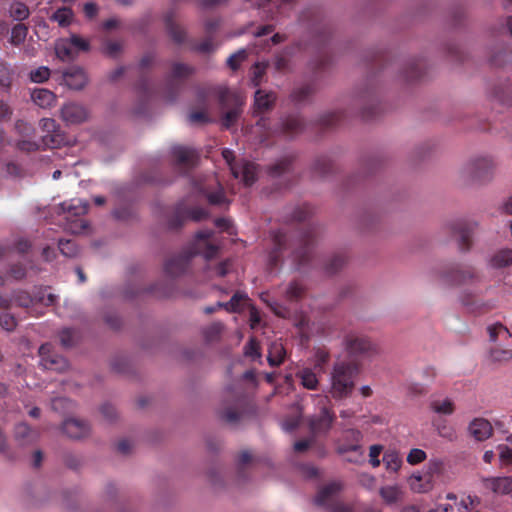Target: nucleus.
<instances>
[{
    "label": "nucleus",
    "mask_w": 512,
    "mask_h": 512,
    "mask_svg": "<svg viewBox=\"0 0 512 512\" xmlns=\"http://www.w3.org/2000/svg\"><path fill=\"white\" fill-rule=\"evenodd\" d=\"M492 430L491 423L484 418H476L469 425L470 434L478 441L489 438Z\"/></svg>",
    "instance_id": "22"
},
{
    "label": "nucleus",
    "mask_w": 512,
    "mask_h": 512,
    "mask_svg": "<svg viewBox=\"0 0 512 512\" xmlns=\"http://www.w3.org/2000/svg\"><path fill=\"white\" fill-rule=\"evenodd\" d=\"M500 461L505 465H512V449L507 445L501 444L497 447Z\"/></svg>",
    "instance_id": "64"
},
{
    "label": "nucleus",
    "mask_w": 512,
    "mask_h": 512,
    "mask_svg": "<svg viewBox=\"0 0 512 512\" xmlns=\"http://www.w3.org/2000/svg\"><path fill=\"white\" fill-rule=\"evenodd\" d=\"M305 122L298 114H290L281 119L273 133L284 137H294L303 132Z\"/></svg>",
    "instance_id": "15"
},
{
    "label": "nucleus",
    "mask_w": 512,
    "mask_h": 512,
    "mask_svg": "<svg viewBox=\"0 0 512 512\" xmlns=\"http://www.w3.org/2000/svg\"><path fill=\"white\" fill-rule=\"evenodd\" d=\"M58 247L61 253L67 257H74L78 253V247L73 240L60 239Z\"/></svg>",
    "instance_id": "53"
},
{
    "label": "nucleus",
    "mask_w": 512,
    "mask_h": 512,
    "mask_svg": "<svg viewBox=\"0 0 512 512\" xmlns=\"http://www.w3.org/2000/svg\"><path fill=\"white\" fill-rule=\"evenodd\" d=\"M172 156L175 160V163L178 166H182L185 168H190L194 166L198 159L197 152L194 149L184 146L173 147Z\"/></svg>",
    "instance_id": "20"
},
{
    "label": "nucleus",
    "mask_w": 512,
    "mask_h": 512,
    "mask_svg": "<svg viewBox=\"0 0 512 512\" xmlns=\"http://www.w3.org/2000/svg\"><path fill=\"white\" fill-rule=\"evenodd\" d=\"M342 120V113L329 112L322 115L319 119V125L322 129H331L340 124Z\"/></svg>",
    "instance_id": "41"
},
{
    "label": "nucleus",
    "mask_w": 512,
    "mask_h": 512,
    "mask_svg": "<svg viewBox=\"0 0 512 512\" xmlns=\"http://www.w3.org/2000/svg\"><path fill=\"white\" fill-rule=\"evenodd\" d=\"M330 359V353L328 350L323 348H318L315 351V364L314 369L318 371H322L323 367L326 363H328Z\"/></svg>",
    "instance_id": "56"
},
{
    "label": "nucleus",
    "mask_w": 512,
    "mask_h": 512,
    "mask_svg": "<svg viewBox=\"0 0 512 512\" xmlns=\"http://www.w3.org/2000/svg\"><path fill=\"white\" fill-rule=\"evenodd\" d=\"M347 258L343 253L333 255L325 265V272L329 275L337 273L346 263Z\"/></svg>",
    "instance_id": "40"
},
{
    "label": "nucleus",
    "mask_w": 512,
    "mask_h": 512,
    "mask_svg": "<svg viewBox=\"0 0 512 512\" xmlns=\"http://www.w3.org/2000/svg\"><path fill=\"white\" fill-rule=\"evenodd\" d=\"M62 208L75 215V216H79V215H83L87 212L88 210V204L87 203H84L82 202L81 200H78V204H67V203H63L62 204Z\"/></svg>",
    "instance_id": "57"
},
{
    "label": "nucleus",
    "mask_w": 512,
    "mask_h": 512,
    "mask_svg": "<svg viewBox=\"0 0 512 512\" xmlns=\"http://www.w3.org/2000/svg\"><path fill=\"white\" fill-rule=\"evenodd\" d=\"M296 378L299 379L300 384L308 390H316L319 385V378L312 368H302L296 372Z\"/></svg>",
    "instance_id": "26"
},
{
    "label": "nucleus",
    "mask_w": 512,
    "mask_h": 512,
    "mask_svg": "<svg viewBox=\"0 0 512 512\" xmlns=\"http://www.w3.org/2000/svg\"><path fill=\"white\" fill-rule=\"evenodd\" d=\"M12 301L20 307L28 308L29 306L37 303V296L33 297L28 292L19 290L14 292Z\"/></svg>",
    "instance_id": "44"
},
{
    "label": "nucleus",
    "mask_w": 512,
    "mask_h": 512,
    "mask_svg": "<svg viewBox=\"0 0 512 512\" xmlns=\"http://www.w3.org/2000/svg\"><path fill=\"white\" fill-rule=\"evenodd\" d=\"M478 229V223L472 220L460 219L450 224V230L457 237L459 249L469 251L472 247V236Z\"/></svg>",
    "instance_id": "13"
},
{
    "label": "nucleus",
    "mask_w": 512,
    "mask_h": 512,
    "mask_svg": "<svg viewBox=\"0 0 512 512\" xmlns=\"http://www.w3.org/2000/svg\"><path fill=\"white\" fill-rule=\"evenodd\" d=\"M439 278L447 286L465 287L460 294V302L470 313L482 315L495 308L492 301L481 298L484 295L481 288L484 276L475 267L460 263L447 264L440 270Z\"/></svg>",
    "instance_id": "2"
},
{
    "label": "nucleus",
    "mask_w": 512,
    "mask_h": 512,
    "mask_svg": "<svg viewBox=\"0 0 512 512\" xmlns=\"http://www.w3.org/2000/svg\"><path fill=\"white\" fill-rule=\"evenodd\" d=\"M245 355L251 357L253 359L259 358L261 356L260 346L258 341L255 338H250L244 348Z\"/></svg>",
    "instance_id": "59"
},
{
    "label": "nucleus",
    "mask_w": 512,
    "mask_h": 512,
    "mask_svg": "<svg viewBox=\"0 0 512 512\" xmlns=\"http://www.w3.org/2000/svg\"><path fill=\"white\" fill-rule=\"evenodd\" d=\"M88 117L84 106L77 103H67L61 109V118L67 124H80Z\"/></svg>",
    "instance_id": "17"
},
{
    "label": "nucleus",
    "mask_w": 512,
    "mask_h": 512,
    "mask_svg": "<svg viewBox=\"0 0 512 512\" xmlns=\"http://www.w3.org/2000/svg\"><path fill=\"white\" fill-rule=\"evenodd\" d=\"M250 301L245 292L237 291L228 302H217L218 307H223L227 312L240 313Z\"/></svg>",
    "instance_id": "24"
},
{
    "label": "nucleus",
    "mask_w": 512,
    "mask_h": 512,
    "mask_svg": "<svg viewBox=\"0 0 512 512\" xmlns=\"http://www.w3.org/2000/svg\"><path fill=\"white\" fill-rule=\"evenodd\" d=\"M333 164L327 156L318 157L315 162L313 169L320 176H325L332 171Z\"/></svg>",
    "instance_id": "47"
},
{
    "label": "nucleus",
    "mask_w": 512,
    "mask_h": 512,
    "mask_svg": "<svg viewBox=\"0 0 512 512\" xmlns=\"http://www.w3.org/2000/svg\"><path fill=\"white\" fill-rule=\"evenodd\" d=\"M12 83V71L6 63L0 62V85L10 87Z\"/></svg>",
    "instance_id": "61"
},
{
    "label": "nucleus",
    "mask_w": 512,
    "mask_h": 512,
    "mask_svg": "<svg viewBox=\"0 0 512 512\" xmlns=\"http://www.w3.org/2000/svg\"><path fill=\"white\" fill-rule=\"evenodd\" d=\"M194 72L190 65L175 62L172 64L170 73L165 78L164 96L168 102H174L180 94L184 82Z\"/></svg>",
    "instance_id": "7"
},
{
    "label": "nucleus",
    "mask_w": 512,
    "mask_h": 512,
    "mask_svg": "<svg viewBox=\"0 0 512 512\" xmlns=\"http://www.w3.org/2000/svg\"><path fill=\"white\" fill-rule=\"evenodd\" d=\"M241 402V397L235 396L233 404L221 408L219 411L220 417L227 423L234 424L238 422L241 417V414L238 411V407L240 406Z\"/></svg>",
    "instance_id": "29"
},
{
    "label": "nucleus",
    "mask_w": 512,
    "mask_h": 512,
    "mask_svg": "<svg viewBox=\"0 0 512 512\" xmlns=\"http://www.w3.org/2000/svg\"><path fill=\"white\" fill-rule=\"evenodd\" d=\"M217 95L220 105L227 109L221 119L222 126L229 129L235 125L242 112L244 97L239 92L226 88L220 89Z\"/></svg>",
    "instance_id": "6"
},
{
    "label": "nucleus",
    "mask_w": 512,
    "mask_h": 512,
    "mask_svg": "<svg viewBox=\"0 0 512 512\" xmlns=\"http://www.w3.org/2000/svg\"><path fill=\"white\" fill-rule=\"evenodd\" d=\"M358 365L352 361H337L330 373L329 393L335 400L351 396L358 375Z\"/></svg>",
    "instance_id": "4"
},
{
    "label": "nucleus",
    "mask_w": 512,
    "mask_h": 512,
    "mask_svg": "<svg viewBox=\"0 0 512 512\" xmlns=\"http://www.w3.org/2000/svg\"><path fill=\"white\" fill-rule=\"evenodd\" d=\"M29 14V9L24 3L15 2L10 7V16L17 21L27 19Z\"/></svg>",
    "instance_id": "49"
},
{
    "label": "nucleus",
    "mask_w": 512,
    "mask_h": 512,
    "mask_svg": "<svg viewBox=\"0 0 512 512\" xmlns=\"http://www.w3.org/2000/svg\"><path fill=\"white\" fill-rule=\"evenodd\" d=\"M426 452L422 449L413 448L407 455V462L411 465H416L423 462L426 459Z\"/></svg>",
    "instance_id": "62"
},
{
    "label": "nucleus",
    "mask_w": 512,
    "mask_h": 512,
    "mask_svg": "<svg viewBox=\"0 0 512 512\" xmlns=\"http://www.w3.org/2000/svg\"><path fill=\"white\" fill-rule=\"evenodd\" d=\"M383 451V446L380 444H375L370 446L369 448V463L373 468L379 467L381 461L379 459L380 454Z\"/></svg>",
    "instance_id": "60"
},
{
    "label": "nucleus",
    "mask_w": 512,
    "mask_h": 512,
    "mask_svg": "<svg viewBox=\"0 0 512 512\" xmlns=\"http://www.w3.org/2000/svg\"><path fill=\"white\" fill-rule=\"evenodd\" d=\"M73 17L74 13L71 8L61 7L51 15L50 19L61 27H68L72 23Z\"/></svg>",
    "instance_id": "35"
},
{
    "label": "nucleus",
    "mask_w": 512,
    "mask_h": 512,
    "mask_svg": "<svg viewBox=\"0 0 512 512\" xmlns=\"http://www.w3.org/2000/svg\"><path fill=\"white\" fill-rule=\"evenodd\" d=\"M340 489L341 485L337 482L323 486L315 497V503L318 506L329 507L331 512H353L350 505L335 501L336 495Z\"/></svg>",
    "instance_id": "11"
},
{
    "label": "nucleus",
    "mask_w": 512,
    "mask_h": 512,
    "mask_svg": "<svg viewBox=\"0 0 512 512\" xmlns=\"http://www.w3.org/2000/svg\"><path fill=\"white\" fill-rule=\"evenodd\" d=\"M494 268H504L512 265V249L504 248L497 251L490 260Z\"/></svg>",
    "instance_id": "32"
},
{
    "label": "nucleus",
    "mask_w": 512,
    "mask_h": 512,
    "mask_svg": "<svg viewBox=\"0 0 512 512\" xmlns=\"http://www.w3.org/2000/svg\"><path fill=\"white\" fill-rule=\"evenodd\" d=\"M208 216L205 209L201 207L190 208L186 205L185 201L178 202L173 211L168 216L167 227L169 230H178L181 228L187 219L194 221H201Z\"/></svg>",
    "instance_id": "9"
},
{
    "label": "nucleus",
    "mask_w": 512,
    "mask_h": 512,
    "mask_svg": "<svg viewBox=\"0 0 512 512\" xmlns=\"http://www.w3.org/2000/svg\"><path fill=\"white\" fill-rule=\"evenodd\" d=\"M33 102L41 108H49L56 102L55 94L45 88H36L31 93Z\"/></svg>",
    "instance_id": "25"
},
{
    "label": "nucleus",
    "mask_w": 512,
    "mask_h": 512,
    "mask_svg": "<svg viewBox=\"0 0 512 512\" xmlns=\"http://www.w3.org/2000/svg\"><path fill=\"white\" fill-rule=\"evenodd\" d=\"M212 235V230L199 231L186 250L166 261L164 265L165 272L173 277L183 274L187 270L191 259L196 255H202L206 260L215 258L219 252V246L210 242Z\"/></svg>",
    "instance_id": "3"
},
{
    "label": "nucleus",
    "mask_w": 512,
    "mask_h": 512,
    "mask_svg": "<svg viewBox=\"0 0 512 512\" xmlns=\"http://www.w3.org/2000/svg\"><path fill=\"white\" fill-rule=\"evenodd\" d=\"M240 172L239 178L242 179L246 186H251L257 179V166L252 162H244L237 166Z\"/></svg>",
    "instance_id": "31"
},
{
    "label": "nucleus",
    "mask_w": 512,
    "mask_h": 512,
    "mask_svg": "<svg viewBox=\"0 0 512 512\" xmlns=\"http://www.w3.org/2000/svg\"><path fill=\"white\" fill-rule=\"evenodd\" d=\"M190 48L200 53H210L214 51L215 46L212 37H207L200 43L191 42Z\"/></svg>",
    "instance_id": "55"
},
{
    "label": "nucleus",
    "mask_w": 512,
    "mask_h": 512,
    "mask_svg": "<svg viewBox=\"0 0 512 512\" xmlns=\"http://www.w3.org/2000/svg\"><path fill=\"white\" fill-rule=\"evenodd\" d=\"M330 34V28L327 26H322L315 35L314 43L318 47L320 53L319 58L317 59L314 66L315 70L324 68L329 62V56L327 55L326 51H324V48L330 39Z\"/></svg>",
    "instance_id": "16"
},
{
    "label": "nucleus",
    "mask_w": 512,
    "mask_h": 512,
    "mask_svg": "<svg viewBox=\"0 0 512 512\" xmlns=\"http://www.w3.org/2000/svg\"><path fill=\"white\" fill-rule=\"evenodd\" d=\"M292 164V159L289 157H285L272 164L268 168V172L273 177L281 176L282 174L288 172L290 170Z\"/></svg>",
    "instance_id": "43"
},
{
    "label": "nucleus",
    "mask_w": 512,
    "mask_h": 512,
    "mask_svg": "<svg viewBox=\"0 0 512 512\" xmlns=\"http://www.w3.org/2000/svg\"><path fill=\"white\" fill-rule=\"evenodd\" d=\"M286 351L281 343L273 342L268 350V363L272 367L280 366L285 359Z\"/></svg>",
    "instance_id": "30"
},
{
    "label": "nucleus",
    "mask_w": 512,
    "mask_h": 512,
    "mask_svg": "<svg viewBox=\"0 0 512 512\" xmlns=\"http://www.w3.org/2000/svg\"><path fill=\"white\" fill-rule=\"evenodd\" d=\"M268 64L265 62H257L254 64L251 70V82L254 86H258L261 83L262 77L266 72Z\"/></svg>",
    "instance_id": "54"
},
{
    "label": "nucleus",
    "mask_w": 512,
    "mask_h": 512,
    "mask_svg": "<svg viewBox=\"0 0 512 512\" xmlns=\"http://www.w3.org/2000/svg\"><path fill=\"white\" fill-rule=\"evenodd\" d=\"M222 156L225 159L226 163L229 165L230 170L234 178L238 179L240 172L238 171V168L236 164H234V153L230 149H224L222 151Z\"/></svg>",
    "instance_id": "63"
},
{
    "label": "nucleus",
    "mask_w": 512,
    "mask_h": 512,
    "mask_svg": "<svg viewBox=\"0 0 512 512\" xmlns=\"http://www.w3.org/2000/svg\"><path fill=\"white\" fill-rule=\"evenodd\" d=\"M344 344L352 356H370L376 353V346L366 336L349 333L345 336Z\"/></svg>",
    "instance_id": "14"
},
{
    "label": "nucleus",
    "mask_w": 512,
    "mask_h": 512,
    "mask_svg": "<svg viewBox=\"0 0 512 512\" xmlns=\"http://www.w3.org/2000/svg\"><path fill=\"white\" fill-rule=\"evenodd\" d=\"M42 132L41 144L34 141L22 140L17 143V147L21 151H36L41 146L46 148H57L64 144L65 137L61 133L59 125L52 118H43L40 121Z\"/></svg>",
    "instance_id": "5"
},
{
    "label": "nucleus",
    "mask_w": 512,
    "mask_h": 512,
    "mask_svg": "<svg viewBox=\"0 0 512 512\" xmlns=\"http://www.w3.org/2000/svg\"><path fill=\"white\" fill-rule=\"evenodd\" d=\"M424 63L421 59H411L406 63L403 77L407 81L420 80L423 77Z\"/></svg>",
    "instance_id": "27"
},
{
    "label": "nucleus",
    "mask_w": 512,
    "mask_h": 512,
    "mask_svg": "<svg viewBox=\"0 0 512 512\" xmlns=\"http://www.w3.org/2000/svg\"><path fill=\"white\" fill-rule=\"evenodd\" d=\"M50 77V69L46 66L38 67L29 73V79L34 83H43Z\"/></svg>",
    "instance_id": "52"
},
{
    "label": "nucleus",
    "mask_w": 512,
    "mask_h": 512,
    "mask_svg": "<svg viewBox=\"0 0 512 512\" xmlns=\"http://www.w3.org/2000/svg\"><path fill=\"white\" fill-rule=\"evenodd\" d=\"M311 215L312 208L308 204H303L293 210L288 221L302 225L295 240H292L291 236L283 230L272 233V247L268 251L267 259L271 271L283 263L285 255L292 258L296 269L305 267L310 263L312 251L319 236L318 226L310 222L306 223Z\"/></svg>",
    "instance_id": "1"
},
{
    "label": "nucleus",
    "mask_w": 512,
    "mask_h": 512,
    "mask_svg": "<svg viewBox=\"0 0 512 512\" xmlns=\"http://www.w3.org/2000/svg\"><path fill=\"white\" fill-rule=\"evenodd\" d=\"M63 80L65 84L74 90L82 89L87 83V77L83 69L71 68L64 72Z\"/></svg>",
    "instance_id": "23"
},
{
    "label": "nucleus",
    "mask_w": 512,
    "mask_h": 512,
    "mask_svg": "<svg viewBox=\"0 0 512 512\" xmlns=\"http://www.w3.org/2000/svg\"><path fill=\"white\" fill-rule=\"evenodd\" d=\"M28 28L24 24H17L12 28L10 42L18 46L26 39Z\"/></svg>",
    "instance_id": "48"
},
{
    "label": "nucleus",
    "mask_w": 512,
    "mask_h": 512,
    "mask_svg": "<svg viewBox=\"0 0 512 512\" xmlns=\"http://www.w3.org/2000/svg\"><path fill=\"white\" fill-rule=\"evenodd\" d=\"M388 471L397 472L402 465V459L395 450H388L384 453L382 459Z\"/></svg>",
    "instance_id": "37"
},
{
    "label": "nucleus",
    "mask_w": 512,
    "mask_h": 512,
    "mask_svg": "<svg viewBox=\"0 0 512 512\" xmlns=\"http://www.w3.org/2000/svg\"><path fill=\"white\" fill-rule=\"evenodd\" d=\"M223 324L220 323V322H215V323H212L211 325L207 326L204 330H203V335H204V338L207 342H212V341H215L217 340L222 331H223Z\"/></svg>",
    "instance_id": "50"
},
{
    "label": "nucleus",
    "mask_w": 512,
    "mask_h": 512,
    "mask_svg": "<svg viewBox=\"0 0 512 512\" xmlns=\"http://www.w3.org/2000/svg\"><path fill=\"white\" fill-rule=\"evenodd\" d=\"M166 29L168 31V34L172 38V40L177 43L181 44L186 39V32L185 30L180 27L178 24H176L171 17L166 18Z\"/></svg>",
    "instance_id": "36"
},
{
    "label": "nucleus",
    "mask_w": 512,
    "mask_h": 512,
    "mask_svg": "<svg viewBox=\"0 0 512 512\" xmlns=\"http://www.w3.org/2000/svg\"><path fill=\"white\" fill-rule=\"evenodd\" d=\"M246 57H247L246 50L241 49L228 57L227 65L230 69L237 70L239 68L241 62L244 61Z\"/></svg>",
    "instance_id": "58"
},
{
    "label": "nucleus",
    "mask_w": 512,
    "mask_h": 512,
    "mask_svg": "<svg viewBox=\"0 0 512 512\" xmlns=\"http://www.w3.org/2000/svg\"><path fill=\"white\" fill-rule=\"evenodd\" d=\"M305 294V288L302 284H300L297 281H294L290 283L286 290L287 298L290 301H298L300 300Z\"/></svg>",
    "instance_id": "51"
},
{
    "label": "nucleus",
    "mask_w": 512,
    "mask_h": 512,
    "mask_svg": "<svg viewBox=\"0 0 512 512\" xmlns=\"http://www.w3.org/2000/svg\"><path fill=\"white\" fill-rule=\"evenodd\" d=\"M50 344H43L39 348V354L41 356V361L43 366L46 369L51 370H63L67 366L66 360L56 354H50Z\"/></svg>",
    "instance_id": "18"
},
{
    "label": "nucleus",
    "mask_w": 512,
    "mask_h": 512,
    "mask_svg": "<svg viewBox=\"0 0 512 512\" xmlns=\"http://www.w3.org/2000/svg\"><path fill=\"white\" fill-rule=\"evenodd\" d=\"M490 357L493 362L506 363L512 360V349L494 347L490 349Z\"/></svg>",
    "instance_id": "45"
},
{
    "label": "nucleus",
    "mask_w": 512,
    "mask_h": 512,
    "mask_svg": "<svg viewBox=\"0 0 512 512\" xmlns=\"http://www.w3.org/2000/svg\"><path fill=\"white\" fill-rule=\"evenodd\" d=\"M316 405L319 407L320 412L318 415L310 418L309 426L313 433H326L331 428L335 414L332 411L330 398L326 395H315Z\"/></svg>",
    "instance_id": "10"
},
{
    "label": "nucleus",
    "mask_w": 512,
    "mask_h": 512,
    "mask_svg": "<svg viewBox=\"0 0 512 512\" xmlns=\"http://www.w3.org/2000/svg\"><path fill=\"white\" fill-rule=\"evenodd\" d=\"M494 171V163L488 157L474 159L466 164L463 173L472 181L484 183L491 180Z\"/></svg>",
    "instance_id": "12"
},
{
    "label": "nucleus",
    "mask_w": 512,
    "mask_h": 512,
    "mask_svg": "<svg viewBox=\"0 0 512 512\" xmlns=\"http://www.w3.org/2000/svg\"><path fill=\"white\" fill-rule=\"evenodd\" d=\"M276 94L258 89L254 96V108L256 113H264L271 110L276 101Z\"/></svg>",
    "instance_id": "21"
},
{
    "label": "nucleus",
    "mask_w": 512,
    "mask_h": 512,
    "mask_svg": "<svg viewBox=\"0 0 512 512\" xmlns=\"http://www.w3.org/2000/svg\"><path fill=\"white\" fill-rule=\"evenodd\" d=\"M30 247H31L30 243L25 239H19L15 243L13 248L0 243V259L8 256L13 250H16L20 254H24V253L28 252Z\"/></svg>",
    "instance_id": "38"
},
{
    "label": "nucleus",
    "mask_w": 512,
    "mask_h": 512,
    "mask_svg": "<svg viewBox=\"0 0 512 512\" xmlns=\"http://www.w3.org/2000/svg\"><path fill=\"white\" fill-rule=\"evenodd\" d=\"M491 489L495 493L508 494L512 491V479L509 477H497L491 480Z\"/></svg>",
    "instance_id": "39"
},
{
    "label": "nucleus",
    "mask_w": 512,
    "mask_h": 512,
    "mask_svg": "<svg viewBox=\"0 0 512 512\" xmlns=\"http://www.w3.org/2000/svg\"><path fill=\"white\" fill-rule=\"evenodd\" d=\"M379 493L387 504H394L401 497V490L397 486H384L380 489Z\"/></svg>",
    "instance_id": "42"
},
{
    "label": "nucleus",
    "mask_w": 512,
    "mask_h": 512,
    "mask_svg": "<svg viewBox=\"0 0 512 512\" xmlns=\"http://www.w3.org/2000/svg\"><path fill=\"white\" fill-rule=\"evenodd\" d=\"M430 408L437 414L451 415L455 410V405L449 398L433 399L430 401Z\"/></svg>",
    "instance_id": "34"
},
{
    "label": "nucleus",
    "mask_w": 512,
    "mask_h": 512,
    "mask_svg": "<svg viewBox=\"0 0 512 512\" xmlns=\"http://www.w3.org/2000/svg\"><path fill=\"white\" fill-rule=\"evenodd\" d=\"M487 332L489 335V340L491 342H496L499 335H501V334H504L506 336V338L511 337V333H510L509 329L505 325H503L501 322H496L492 325H489L487 327Z\"/></svg>",
    "instance_id": "46"
},
{
    "label": "nucleus",
    "mask_w": 512,
    "mask_h": 512,
    "mask_svg": "<svg viewBox=\"0 0 512 512\" xmlns=\"http://www.w3.org/2000/svg\"><path fill=\"white\" fill-rule=\"evenodd\" d=\"M55 53L62 61H71L77 55V52L72 48L71 43H69L67 39H63L56 43Z\"/></svg>",
    "instance_id": "33"
},
{
    "label": "nucleus",
    "mask_w": 512,
    "mask_h": 512,
    "mask_svg": "<svg viewBox=\"0 0 512 512\" xmlns=\"http://www.w3.org/2000/svg\"><path fill=\"white\" fill-rule=\"evenodd\" d=\"M62 429L72 439H81L87 436L90 431V427L85 421L74 418L65 420Z\"/></svg>",
    "instance_id": "19"
},
{
    "label": "nucleus",
    "mask_w": 512,
    "mask_h": 512,
    "mask_svg": "<svg viewBox=\"0 0 512 512\" xmlns=\"http://www.w3.org/2000/svg\"><path fill=\"white\" fill-rule=\"evenodd\" d=\"M316 92V85L313 82L306 83L293 89L290 94L291 101L295 104H301L307 101Z\"/></svg>",
    "instance_id": "28"
},
{
    "label": "nucleus",
    "mask_w": 512,
    "mask_h": 512,
    "mask_svg": "<svg viewBox=\"0 0 512 512\" xmlns=\"http://www.w3.org/2000/svg\"><path fill=\"white\" fill-rule=\"evenodd\" d=\"M363 434L360 430L349 428L345 429L336 444V451L338 454H345L352 452L353 457L348 458L349 462L360 463L363 460L364 450L361 444Z\"/></svg>",
    "instance_id": "8"
}]
</instances>
